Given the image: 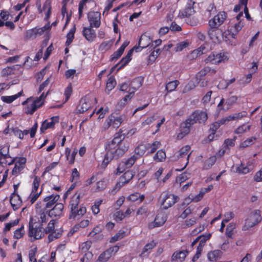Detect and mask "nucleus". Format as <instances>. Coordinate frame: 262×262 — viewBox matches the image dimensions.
I'll list each match as a JSON object with an SVG mask.
<instances>
[{
  "label": "nucleus",
  "instance_id": "nucleus-42",
  "mask_svg": "<svg viewBox=\"0 0 262 262\" xmlns=\"http://www.w3.org/2000/svg\"><path fill=\"white\" fill-rule=\"evenodd\" d=\"M216 160L215 156H211L203 162V169L204 170L209 169L214 164Z\"/></svg>",
  "mask_w": 262,
  "mask_h": 262
},
{
  "label": "nucleus",
  "instance_id": "nucleus-29",
  "mask_svg": "<svg viewBox=\"0 0 262 262\" xmlns=\"http://www.w3.org/2000/svg\"><path fill=\"white\" fill-rule=\"evenodd\" d=\"M11 158L9 155V146L4 145L0 146V163H5L7 158ZM7 163V161L5 162Z\"/></svg>",
  "mask_w": 262,
  "mask_h": 262
},
{
  "label": "nucleus",
  "instance_id": "nucleus-63",
  "mask_svg": "<svg viewBox=\"0 0 262 262\" xmlns=\"http://www.w3.org/2000/svg\"><path fill=\"white\" fill-rule=\"evenodd\" d=\"M235 228V224L230 223L226 229V234L228 237H231L234 233V229Z\"/></svg>",
  "mask_w": 262,
  "mask_h": 262
},
{
  "label": "nucleus",
  "instance_id": "nucleus-51",
  "mask_svg": "<svg viewBox=\"0 0 262 262\" xmlns=\"http://www.w3.org/2000/svg\"><path fill=\"white\" fill-rule=\"evenodd\" d=\"M225 123H226V122H225V120H224V118H222V119L213 123L211 125V126L210 128V129L212 133H213V134H215L216 130L218 128H219V127L221 126V125L225 124Z\"/></svg>",
  "mask_w": 262,
  "mask_h": 262
},
{
  "label": "nucleus",
  "instance_id": "nucleus-55",
  "mask_svg": "<svg viewBox=\"0 0 262 262\" xmlns=\"http://www.w3.org/2000/svg\"><path fill=\"white\" fill-rule=\"evenodd\" d=\"M236 171L241 174H246L249 172L250 169L247 165L241 163L236 167Z\"/></svg>",
  "mask_w": 262,
  "mask_h": 262
},
{
  "label": "nucleus",
  "instance_id": "nucleus-27",
  "mask_svg": "<svg viewBox=\"0 0 262 262\" xmlns=\"http://www.w3.org/2000/svg\"><path fill=\"white\" fill-rule=\"evenodd\" d=\"M146 151L147 152V149L145 143L141 142L135 148L134 155L139 159L141 158Z\"/></svg>",
  "mask_w": 262,
  "mask_h": 262
},
{
  "label": "nucleus",
  "instance_id": "nucleus-39",
  "mask_svg": "<svg viewBox=\"0 0 262 262\" xmlns=\"http://www.w3.org/2000/svg\"><path fill=\"white\" fill-rule=\"evenodd\" d=\"M134 176V174L131 170H127L120 177V183L125 185L133 179Z\"/></svg>",
  "mask_w": 262,
  "mask_h": 262
},
{
  "label": "nucleus",
  "instance_id": "nucleus-41",
  "mask_svg": "<svg viewBox=\"0 0 262 262\" xmlns=\"http://www.w3.org/2000/svg\"><path fill=\"white\" fill-rule=\"evenodd\" d=\"M23 93V90L17 94L12 96H3L1 97V100L7 103H11L15 100L20 97Z\"/></svg>",
  "mask_w": 262,
  "mask_h": 262
},
{
  "label": "nucleus",
  "instance_id": "nucleus-56",
  "mask_svg": "<svg viewBox=\"0 0 262 262\" xmlns=\"http://www.w3.org/2000/svg\"><path fill=\"white\" fill-rule=\"evenodd\" d=\"M102 199L97 200L95 201L94 205L91 207L92 212L94 214H97L99 213V206L102 204Z\"/></svg>",
  "mask_w": 262,
  "mask_h": 262
},
{
  "label": "nucleus",
  "instance_id": "nucleus-9",
  "mask_svg": "<svg viewBox=\"0 0 262 262\" xmlns=\"http://www.w3.org/2000/svg\"><path fill=\"white\" fill-rule=\"evenodd\" d=\"M227 54V53H215L212 52L205 59V62L206 63L218 64L222 62H225L228 60Z\"/></svg>",
  "mask_w": 262,
  "mask_h": 262
},
{
  "label": "nucleus",
  "instance_id": "nucleus-44",
  "mask_svg": "<svg viewBox=\"0 0 262 262\" xmlns=\"http://www.w3.org/2000/svg\"><path fill=\"white\" fill-rule=\"evenodd\" d=\"M250 216L257 225L260 223L262 220L261 211L259 209L254 210L250 213Z\"/></svg>",
  "mask_w": 262,
  "mask_h": 262
},
{
  "label": "nucleus",
  "instance_id": "nucleus-4",
  "mask_svg": "<svg viewBox=\"0 0 262 262\" xmlns=\"http://www.w3.org/2000/svg\"><path fill=\"white\" fill-rule=\"evenodd\" d=\"M81 192H76L71 198L68 207L70 209L69 219L75 220L81 218L86 212L83 204H80V199L82 196Z\"/></svg>",
  "mask_w": 262,
  "mask_h": 262
},
{
  "label": "nucleus",
  "instance_id": "nucleus-2",
  "mask_svg": "<svg viewBox=\"0 0 262 262\" xmlns=\"http://www.w3.org/2000/svg\"><path fill=\"white\" fill-rule=\"evenodd\" d=\"M208 119L206 112L196 110L194 111L180 126V132L177 135L178 140H181L188 135L193 125L196 123L204 124Z\"/></svg>",
  "mask_w": 262,
  "mask_h": 262
},
{
  "label": "nucleus",
  "instance_id": "nucleus-49",
  "mask_svg": "<svg viewBox=\"0 0 262 262\" xmlns=\"http://www.w3.org/2000/svg\"><path fill=\"white\" fill-rule=\"evenodd\" d=\"M126 235V232L123 230H120L117 233H116L113 237H112L110 240V242L111 243H115L122 238Z\"/></svg>",
  "mask_w": 262,
  "mask_h": 262
},
{
  "label": "nucleus",
  "instance_id": "nucleus-64",
  "mask_svg": "<svg viewBox=\"0 0 262 262\" xmlns=\"http://www.w3.org/2000/svg\"><path fill=\"white\" fill-rule=\"evenodd\" d=\"M25 234L24 227L22 225L20 228L14 232V237L16 239H20L23 237Z\"/></svg>",
  "mask_w": 262,
  "mask_h": 262
},
{
  "label": "nucleus",
  "instance_id": "nucleus-30",
  "mask_svg": "<svg viewBox=\"0 0 262 262\" xmlns=\"http://www.w3.org/2000/svg\"><path fill=\"white\" fill-rule=\"evenodd\" d=\"M10 202L13 209L15 210L20 207L22 201L20 196L18 193L15 194H11Z\"/></svg>",
  "mask_w": 262,
  "mask_h": 262
},
{
  "label": "nucleus",
  "instance_id": "nucleus-32",
  "mask_svg": "<svg viewBox=\"0 0 262 262\" xmlns=\"http://www.w3.org/2000/svg\"><path fill=\"white\" fill-rule=\"evenodd\" d=\"M188 253L189 251L187 250L177 251L172 255L171 260L173 261L180 260L182 261L184 260Z\"/></svg>",
  "mask_w": 262,
  "mask_h": 262
},
{
  "label": "nucleus",
  "instance_id": "nucleus-58",
  "mask_svg": "<svg viewBox=\"0 0 262 262\" xmlns=\"http://www.w3.org/2000/svg\"><path fill=\"white\" fill-rule=\"evenodd\" d=\"M56 220L52 219L48 224L46 228H43L45 234L50 233L51 232L55 230V224Z\"/></svg>",
  "mask_w": 262,
  "mask_h": 262
},
{
  "label": "nucleus",
  "instance_id": "nucleus-52",
  "mask_svg": "<svg viewBox=\"0 0 262 262\" xmlns=\"http://www.w3.org/2000/svg\"><path fill=\"white\" fill-rule=\"evenodd\" d=\"M179 84V81L177 80L170 81L166 85L165 90L168 93L171 92L177 88Z\"/></svg>",
  "mask_w": 262,
  "mask_h": 262
},
{
  "label": "nucleus",
  "instance_id": "nucleus-26",
  "mask_svg": "<svg viewBox=\"0 0 262 262\" xmlns=\"http://www.w3.org/2000/svg\"><path fill=\"white\" fill-rule=\"evenodd\" d=\"M92 108L89 102H86L85 99L80 100L79 104L77 105L76 111L78 113H83L85 112L91 111Z\"/></svg>",
  "mask_w": 262,
  "mask_h": 262
},
{
  "label": "nucleus",
  "instance_id": "nucleus-8",
  "mask_svg": "<svg viewBox=\"0 0 262 262\" xmlns=\"http://www.w3.org/2000/svg\"><path fill=\"white\" fill-rule=\"evenodd\" d=\"M123 121V119L121 116L115 117L113 114H111L106 119L102 128L105 130L111 126L114 128H118Z\"/></svg>",
  "mask_w": 262,
  "mask_h": 262
},
{
  "label": "nucleus",
  "instance_id": "nucleus-46",
  "mask_svg": "<svg viewBox=\"0 0 262 262\" xmlns=\"http://www.w3.org/2000/svg\"><path fill=\"white\" fill-rule=\"evenodd\" d=\"M166 153L162 150H159L153 157L154 160L156 162H163L165 160Z\"/></svg>",
  "mask_w": 262,
  "mask_h": 262
},
{
  "label": "nucleus",
  "instance_id": "nucleus-38",
  "mask_svg": "<svg viewBox=\"0 0 262 262\" xmlns=\"http://www.w3.org/2000/svg\"><path fill=\"white\" fill-rule=\"evenodd\" d=\"M211 236V233H206L202 234L198 236L191 243V247H193L197 243L200 242L201 243L206 245V242L209 240Z\"/></svg>",
  "mask_w": 262,
  "mask_h": 262
},
{
  "label": "nucleus",
  "instance_id": "nucleus-59",
  "mask_svg": "<svg viewBox=\"0 0 262 262\" xmlns=\"http://www.w3.org/2000/svg\"><path fill=\"white\" fill-rule=\"evenodd\" d=\"M73 92L72 85L71 83H70L66 87L64 91V95L65 96L64 102H67L70 99Z\"/></svg>",
  "mask_w": 262,
  "mask_h": 262
},
{
  "label": "nucleus",
  "instance_id": "nucleus-31",
  "mask_svg": "<svg viewBox=\"0 0 262 262\" xmlns=\"http://www.w3.org/2000/svg\"><path fill=\"white\" fill-rule=\"evenodd\" d=\"M218 28H211L208 30V35L210 40L215 43L220 40V32L217 30Z\"/></svg>",
  "mask_w": 262,
  "mask_h": 262
},
{
  "label": "nucleus",
  "instance_id": "nucleus-40",
  "mask_svg": "<svg viewBox=\"0 0 262 262\" xmlns=\"http://www.w3.org/2000/svg\"><path fill=\"white\" fill-rule=\"evenodd\" d=\"M145 199V196L144 194H141L139 192H135L130 194L127 198V200L128 201L131 202H136L139 200V203H141Z\"/></svg>",
  "mask_w": 262,
  "mask_h": 262
},
{
  "label": "nucleus",
  "instance_id": "nucleus-54",
  "mask_svg": "<svg viewBox=\"0 0 262 262\" xmlns=\"http://www.w3.org/2000/svg\"><path fill=\"white\" fill-rule=\"evenodd\" d=\"M62 235V232L58 230H54L52 232H51L50 233H49L48 235V239L49 242H52L57 238H59L60 237H61Z\"/></svg>",
  "mask_w": 262,
  "mask_h": 262
},
{
  "label": "nucleus",
  "instance_id": "nucleus-57",
  "mask_svg": "<svg viewBox=\"0 0 262 262\" xmlns=\"http://www.w3.org/2000/svg\"><path fill=\"white\" fill-rule=\"evenodd\" d=\"M15 71V66L7 67L2 71V75L3 76H7L14 74Z\"/></svg>",
  "mask_w": 262,
  "mask_h": 262
},
{
  "label": "nucleus",
  "instance_id": "nucleus-22",
  "mask_svg": "<svg viewBox=\"0 0 262 262\" xmlns=\"http://www.w3.org/2000/svg\"><path fill=\"white\" fill-rule=\"evenodd\" d=\"M238 100V97L236 96H232L229 97L225 103V99L222 98L217 105V108L220 111L225 110L223 108V104L227 105L228 107L226 110H228L229 107L235 104Z\"/></svg>",
  "mask_w": 262,
  "mask_h": 262
},
{
  "label": "nucleus",
  "instance_id": "nucleus-20",
  "mask_svg": "<svg viewBox=\"0 0 262 262\" xmlns=\"http://www.w3.org/2000/svg\"><path fill=\"white\" fill-rule=\"evenodd\" d=\"M82 34L85 39L89 42H92L95 40L96 38V33L95 31L91 27H84L82 29Z\"/></svg>",
  "mask_w": 262,
  "mask_h": 262
},
{
  "label": "nucleus",
  "instance_id": "nucleus-1",
  "mask_svg": "<svg viewBox=\"0 0 262 262\" xmlns=\"http://www.w3.org/2000/svg\"><path fill=\"white\" fill-rule=\"evenodd\" d=\"M124 138L125 134L122 133V129H120L115 134L113 139L106 144V154L101 164L102 167L105 168L114 158L122 157L128 150L129 143L124 141Z\"/></svg>",
  "mask_w": 262,
  "mask_h": 262
},
{
  "label": "nucleus",
  "instance_id": "nucleus-60",
  "mask_svg": "<svg viewBox=\"0 0 262 262\" xmlns=\"http://www.w3.org/2000/svg\"><path fill=\"white\" fill-rule=\"evenodd\" d=\"M256 140V138L255 137H252L251 138H248L241 144V147L243 148H246L250 145H252L254 144Z\"/></svg>",
  "mask_w": 262,
  "mask_h": 262
},
{
  "label": "nucleus",
  "instance_id": "nucleus-18",
  "mask_svg": "<svg viewBox=\"0 0 262 262\" xmlns=\"http://www.w3.org/2000/svg\"><path fill=\"white\" fill-rule=\"evenodd\" d=\"M195 2L193 0H188L186 5L183 10L179 12V15L183 17H189L195 13L194 5Z\"/></svg>",
  "mask_w": 262,
  "mask_h": 262
},
{
  "label": "nucleus",
  "instance_id": "nucleus-12",
  "mask_svg": "<svg viewBox=\"0 0 262 262\" xmlns=\"http://www.w3.org/2000/svg\"><path fill=\"white\" fill-rule=\"evenodd\" d=\"M58 201H55L51 208L48 209V213L50 217L54 218L55 220L59 219L63 215V212L64 205L61 203H57Z\"/></svg>",
  "mask_w": 262,
  "mask_h": 262
},
{
  "label": "nucleus",
  "instance_id": "nucleus-34",
  "mask_svg": "<svg viewBox=\"0 0 262 262\" xmlns=\"http://www.w3.org/2000/svg\"><path fill=\"white\" fill-rule=\"evenodd\" d=\"M143 82V78L141 77L135 78L130 83L132 89L131 92L134 94L135 91L142 85Z\"/></svg>",
  "mask_w": 262,
  "mask_h": 262
},
{
  "label": "nucleus",
  "instance_id": "nucleus-10",
  "mask_svg": "<svg viewBox=\"0 0 262 262\" xmlns=\"http://www.w3.org/2000/svg\"><path fill=\"white\" fill-rule=\"evenodd\" d=\"M16 159L13 158L10 162L8 163V164L10 165L15 162L14 167L11 171L12 174L15 176H17L25 168L27 161L25 157H19L15 161Z\"/></svg>",
  "mask_w": 262,
  "mask_h": 262
},
{
  "label": "nucleus",
  "instance_id": "nucleus-61",
  "mask_svg": "<svg viewBox=\"0 0 262 262\" xmlns=\"http://www.w3.org/2000/svg\"><path fill=\"white\" fill-rule=\"evenodd\" d=\"M189 43L187 41H183L178 43L174 48L176 52H181L188 47Z\"/></svg>",
  "mask_w": 262,
  "mask_h": 262
},
{
  "label": "nucleus",
  "instance_id": "nucleus-35",
  "mask_svg": "<svg viewBox=\"0 0 262 262\" xmlns=\"http://www.w3.org/2000/svg\"><path fill=\"white\" fill-rule=\"evenodd\" d=\"M222 254L220 250H213L208 253L207 258L209 261L214 262L221 258Z\"/></svg>",
  "mask_w": 262,
  "mask_h": 262
},
{
  "label": "nucleus",
  "instance_id": "nucleus-48",
  "mask_svg": "<svg viewBox=\"0 0 262 262\" xmlns=\"http://www.w3.org/2000/svg\"><path fill=\"white\" fill-rule=\"evenodd\" d=\"M235 81V78H232L229 80L223 79L219 82L218 87L221 89H226L230 84Z\"/></svg>",
  "mask_w": 262,
  "mask_h": 262
},
{
  "label": "nucleus",
  "instance_id": "nucleus-33",
  "mask_svg": "<svg viewBox=\"0 0 262 262\" xmlns=\"http://www.w3.org/2000/svg\"><path fill=\"white\" fill-rule=\"evenodd\" d=\"M145 144L147 149V155H149L155 152L161 145L160 142L158 141H154L151 143H145Z\"/></svg>",
  "mask_w": 262,
  "mask_h": 262
},
{
  "label": "nucleus",
  "instance_id": "nucleus-15",
  "mask_svg": "<svg viewBox=\"0 0 262 262\" xmlns=\"http://www.w3.org/2000/svg\"><path fill=\"white\" fill-rule=\"evenodd\" d=\"M88 18L90 27L98 28L101 25V13L99 12L93 11L89 13Z\"/></svg>",
  "mask_w": 262,
  "mask_h": 262
},
{
  "label": "nucleus",
  "instance_id": "nucleus-24",
  "mask_svg": "<svg viewBox=\"0 0 262 262\" xmlns=\"http://www.w3.org/2000/svg\"><path fill=\"white\" fill-rule=\"evenodd\" d=\"M42 34V31L41 29H38L37 27H34L31 29L26 31L25 34V39H35L38 35L40 36Z\"/></svg>",
  "mask_w": 262,
  "mask_h": 262
},
{
  "label": "nucleus",
  "instance_id": "nucleus-6",
  "mask_svg": "<svg viewBox=\"0 0 262 262\" xmlns=\"http://www.w3.org/2000/svg\"><path fill=\"white\" fill-rule=\"evenodd\" d=\"M41 179L40 177L37 176H35L32 184V189L31 193L28 197V199L31 204H33L39 197L42 193V189L39 192H37V190L40 186Z\"/></svg>",
  "mask_w": 262,
  "mask_h": 262
},
{
  "label": "nucleus",
  "instance_id": "nucleus-62",
  "mask_svg": "<svg viewBox=\"0 0 262 262\" xmlns=\"http://www.w3.org/2000/svg\"><path fill=\"white\" fill-rule=\"evenodd\" d=\"M123 48H119L111 56L110 61H113L119 59L123 53Z\"/></svg>",
  "mask_w": 262,
  "mask_h": 262
},
{
  "label": "nucleus",
  "instance_id": "nucleus-43",
  "mask_svg": "<svg viewBox=\"0 0 262 262\" xmlns=\"http://www.w3.org/2000/svg\"><path fill=\"white\" fill-rule=\"evenodd\" d=\"M76 25H74L70 29L69 32L67 33L66 38L67 40L66 41V46H69L72 42L74 38V34L76 32Z\"/></svg>",
  "mask_w": 262,
  "mask_h": 262
},
{
  "label": "nucleus",
  "instance_id": "nucleus-50",
  "mask_svg": "<svg viewBox=\"0 0 262 262\" xmlns=\"http://www.w3.org/2000/svg\"><path fill=\"white\" fill-rule=\"evenodd\" d=\"M37 127L38 124L37 122H36L30 130L25 129L22 131L23 137H24V135H27L28 134H30V137L34 138L35 136Z\"/></svg>",
  "mask_w": 262,
  "mask_h": 262
},
{
  "label": "nucleus",
  "instance_id": "nucleus-21",
  "mask_svg": "<svg viewBox=\"0 0 262 262\" xmlns=\"http://www.w3.org/2000/svg\"><path fill=\"white\" fill-rule=\"evenodd\" d=\"M151 43V40L150 37L147 35L145 33L143 34L140 37L138 41V47H134V48H136L139 50L138 51H140L142 49L146 48L148 47Z\"/></svg>",
  "mask_w": 262,
  "mask_h": 262
},
{
  "label": "nucleus",
  "instance_id": "nucleus-53",
  "mask_svg": "<svg viewBox=\"0 0 262 262\" xmlns=\"http://www.w3.org/2000/svg\"><path fill=\"white\" fill-rule=\"evenodd\" d=\"M236 139V137H234L233 139H227L224 142V148L225 149L223 151V154L225 152L226 149H229L231 147H233L235 145V141Z\"/></svg>",
  "mask_w": 262,
  "mask_h": 262
},
{
  "label": "nucleus",
  "instance_id": "nucleus-11",
  "mask_svg": "<svg viewBox=\"0 0 262 262\" xmlns=\"http://www.w3.org/2000/svg\"><path fill=\"white\" fill-rule=\"evenodd\" d=\"M119 246L115 245L107 249L100 254L96 262H107L119 250Z\"/></svg>",
  "mask_w": 262,
  "mask_h": 262
},
{
  "label": "nucleus",
  "instance_id": "nucleus-28",
  "mask_svg": "<svg viewBox=\"0 0 262 262\" xmlns=\"http://www.w3.org/2000/svg\"><path fill=\"white\" fill-rule=\"evenodd\" d=\"M78 150L74 148L71 152L70 148L67 147L65 149V155L66 159L68 161L69 165H73L75 162V157L77 154Z\"/></svg>",
  "mask_w": 262,
  "mask_h": 262
},
{
  "label": "nucleus",
  "instance_id": "nucleus-25",
  "mask_svg": "<svg viewBox=\"0 0 262 262\" xmlns=\"http://www.w3.org/2000/svg\"><path fill=\"white\" fill-rule=\"evenodd\" d=\"M133 50L134 48L129 50L126 56L123 57L120 62L114 67V68H117V71L124 68L131 60Z\"/></svg>",
  "mask_w": 262,
  "mask_h": 262
},
{
  "label": "nucleus",
  "instance_id": "nucleus-7",
  "mask_svg": "<svg viewBox=\"0 0 262 262\" xmlns=\"http://www.w3.org/2000/svg\"><path fill=\"white\" fill-rule=\"evenodd\" d=\"M45 234L42 225L34 226L32 219L31 218L29 223L28 235L29 237H33L34 239H39L41 238Z\"/></svg>",
  "mask_w": 262,
  "mask_h": 262
},
{
  "label": "nucleus",
  "instance_id": "nucleus-5",
  "mask_svg": "<svg viewBox=\"0 0 262 262\" xmlns=\"http://www.w3.org/2000/svg\"><path fill=\"white\" fill-rule=\"evenodd\" d=\"M161 207L163 209H167L172 207L178 201L179 197L168 191L163 192L160 196Z\"/></svg>",
  "mask_w": 262,
  "mask_h": 262
},
{
  "label": "nucleus",
  "instance_id": "nucleus-37",
  "mask_svg": "<svg viewBox=\"0 0 262 262\" xmlns=\"http://www.w3.org/2000/svg\"><path fill=\"white\" fill-rule=\"evenodd\" d=\"M247 115V113L245 111H243L242 112L235 113L232 115H229L227 116L226 118H224V120H225L226 122L233 120H238L239 119H241L243 117H246Z\"/></svg>",
  "mask_w": 262,
  "mask_h": 262
},
{
  "label": "nucleus",
  "instance_id": "nucleus-3",
  "mask_svg": "<svg viewBox=\"0 0 262 262\" xmlns=\"http://www.w3.org/2000/svg\"><path fill=\"white\" fill-rule=\"evenodd\" d=\"M60 195L58 194H51L46 196L42 201L37 202L35 209L38 215L39 225L47 223L50 217L48 213V209L51 208L55 201L59 200Z\"/></svg>",
  "mask_w": 262,
  "mask_h": 262
},
{
  "label": "nucleus",
  "instance_id": "nucleus-16",
  "mask_svg": "<svg viewBox=\"0 0 262 262\" xmlns=\"http://www.w3.org/2000/svg\"><path fill=\"white\" fill-rule=\"evenodd\" d=\"M49 93V92L48 91L46 95L44 93H42L39 97L37 98L34 101L30 106H28L26 113L29 114H33L38 108L40 107L42 105L43 102H41L40 103V101L43 100L46 98Z\"/></svg>",
  "mask_w": 262,
  "mask_h": 262
},
{
  "label": "nucleus",
  "instance_id": "nucleus-23",
  "mask_svg": "<svg viewBox=\"0 0 262 262\" xmlns=\"http://www.w3.org/2000/svg\"><path fill=\"white\" fill-rule=\"evenodd\" d=\"M102 231L101 226L97 225L89 233L88 236L96 241H101L103 238V235L101 234Z\"/></svg>",
  "mask_w": 262,
  "mask_h": 262
},
{
  "label": "nucleus",
  "instance_id": "nucleus-36",
  "mask_svg": "<svg viewBox=\"0 0 262 262\" xmlns=\"http://www.w3.org/2000/svg\"><path fill=\"white\" fill-rule=\"evenodd\" d=\"M157 243L154 240L146 244L143 247L142 252L140 254L141 257L148 256L151 250L156 246Z\"/></svg>",
  "mask_w": 262,
  "mask_h": 262
},
{
  "label": "nucleus",
  "instance_id": "nucleus-19",
  "mask_svg": "<svg viewBox=\"0 0 262 262\" xmlns=\"http://www.w3.org/2000/svg\"><path fill=\"white\" fill-rule=\"evenodd\" d=\"M59 117L58 116H55L51 117L49 120L46 119L42 122L40 128L41 133H44L47 129L54 128L56 123H58Z\"/></svg>",
  "mask_w": 262,
  "mask_h": 262
},
{
  "label": "nucleus",
  "instance_id": "nucleus-17",
  "mask_svg": "<svg viewBox=\"0 0 262 262\" xmlns=\"http://www.w3.org/2000/svg\"><path fill=\"white\" fill-rule=\"evenodd\" d=\"M167 216L163 212L158 213L153 222L149 223L148 227L150 229H152L156 227L162 226L166 221Z\"/></svg>",
  "mask_w": 262,
  "mask_h": 262
},
{
  "label": "nucleus",
  "instance_id": "nucleus-45",
  "mask_svg": "<svg viewBox=\"0 0 262 262\" xmlns=\"http://www.w3.org/2000/svg\"><path fill=\"white\" fill-rule=\"evenodd\" d=\"M256 225L257 224H255L250 216H249L245 220L244 225L242 227V230L243 231H247Z\"/></svg>",
  "mask_w": 262,
  "mask_h": 262
},
{
  "label": "nucleus",
  "instance_id": "nucleus-13",
  "mask_svg": "<svg viewBox=\"0 0 262 262\" xmlns=\"http://www.w3.org/2000/svg\"><path fill=\"white\" fill-rule=\"evenodd\" d=\"M227 17V13L225 12H220L213 18L209 20L208 25L211 28H219L224 23Z\"/></svg>",
  "mask_w": 262,
  "mask_h": 262
},
{
  "label": "nucleus",
  "instance_id": "nucleus-47",
  "mask_svg": "<svg viewBox=\"0 0 262 262\" xmlns=\"http://www.w3.org/2000/svg\"><path fill=\"white\" fill-rule=\"evenodd\" d=\"M116 85V81L115 78L113 76L109 77L106 82L105 91L108 94L115 88Z\"/></svg>",
  "mask_w": 262,
  "mask_h": 262
},
{
  "label": "nucleus",
  "instance_id": "nucleus-14",
  "mask_svg": "<svg viewBox=\"0 0 262 262\" xmlns=\"http://www.w3.org/2000/svg\"><path fill=\"white\" fill-rule=\"evenodd\" d=\"M137 160L138 159L133 155L129 158L122 161L117 167V173H122L126 169L132 167Z\"/></svg>",
  "mask_w": 262,
  "mask_h": 262
}]
</instances>
